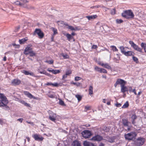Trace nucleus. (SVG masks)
<instances>
[{"instance_id":"nucleus-1","label":"nucleus","mask_w":146,"mask_h":146,"mask_svg":"<svg viewBox=\"0 0 146 146\" xmlns=\"http://www.w3.org/2000/svg\"><path fill=\"white\" fill-rule=\"evenodd\" d=\"M121 15L123 17L127 19H133L134 16L133 13L130 10L124 11Z\"/></svg>"},{"instance_id":"nucleus-2","label":"nucleus","mask_w":146,"mask_h":146,"mask_svg":"<svg viewBox=\"0 0 146 146\" xmlns=\"http://www.w3.org/2000/svg\"><path fill=\"white\" fill-rule=\"evenodd\" d=\"M145 142L144 138L139 137L135 139L134 141V143L137 146H141L144 144Z\"/></svg>"},{"instance_id":"nucleus-3","label":"nucleus","mask_w":146,"mask_h":146,"mask_svg":"<svg viewBox=\"0 0 146 146\" xmlns=\"http://www.w3.org/2000/svg\"><path fill=\"white\" fill-rule=\"evenodd\" d=\"M137 135L135 132H131L125 135L124 137L126 140H131L135 138Z\"/></svg>"},{"instance_id":"nucleus-4","label":"nucleus","mask_w":146,"mask_h":146,"mask_svg":"<svg viewBox=\"0 0 146 146\" xmlns=\"http://www.w3.org/2000/svg\"><path fill=\"white\" fill-rule=\"evenodd\" d=\"M129 43L134 50L137 51L142 52V48H139L138 45L135 44L133 41H129Z\"/></svg>"},{"instance_id":"nucleus-5","label":"nucleus","mask_w":146,"mask_h":146,"mask_svg":"<svg viewBox=\"0 0 146 146\" xmlns=\"http://www.w3.org/2000/svg\"><path fill=\"white\" fill-rule=\"evenodd\" d=\"M34 35L37 34L40 38L41 39L44 36V34L40 29H36L33 33Z\"/></svg>"},{"instance_id":"nucleus-6","label":"nucleus","mask_w":146,"mask_h":146,"mask_svg":"<svg viewBox=\"0 0 146 146\" xmlns=\"http://www.w3.org/2000/svg\"><path fill=\"white\" fill-rule=\"evenodd\" d=\"M49 115V119L51 121L55 122L56 120V114L53 113L52 111H48Z\"/></svg>"},{"instance_id":"nucleus-7","label":"nucleus","mask_w":146,"mask_h":146,"mask_svg":"<svg viewBox=\"0 0 146 146\" xmlns=\"http://www.w3.org/2000/svg\"><path fill=\"white\" fill-rule=\"evenodd\" d=\"M81 134L83 137L85 138H89L91 135V132L88 130H84Z\"/></svg>"},{"instance_id":"nucleus-8","label":"nucleus","mask_w":146,"mask_h":146,"mask_svg":"<svg viewBox=\"0 0 146 146\" xmlns=\"http://www.w3.org/2000/svg\"><path fill=\"white\" fill-rule=\"evenodd\" d=\"M122 123L124 126L127 127V130H126L129 131L130 130V127L129 125V124H130V123L128 121L127 119H122Z\"/></svg>"},{"instance_id":"nucleus-9","label":"nucleus","mask_w":146,"mask_h":146,"mask_svg":"<svg viewBox=\"0 0 146 146\" xmlns=\"http://www.w3.org/2000/svg\"><path fill=\"white\" fill-rule=\"evenodd\" d=\"M126 83V82L123 80L121 79H118L117 80L115 83L114 84V86L115 88H116L118 84H120L121 87V86L125 85Z\"/></svg>"},{"instance_id":"nucleus-10","label":"nucleus","mask_w":146,"mask_h":146,"mask_svg":"<svg viewBox=\"0 0 146 146\" xmlns=\"http://www.w3.org/2000/svg\"><path fill=\"white\" fill-rule=\"evenodd\" d=\"M24 93L25 95L27 96H28V97L30 99H31V98H33L34 99L38 100V98H38L35 97L33 96L31 94H30L29 92H28L27 91H24Z\"/></svg>"},{"instance_id":"nucleus-11","label":"nucleus","mask_w":146,"mask_h":146,"mask_svg":"<svg viewBox=\"0 0 146 146\" xmlns=\"http://www.w3.org/2000/svg\"><path fill=\"white\" fill-rule=\"evenodd\" d=\"M103 139V138L102 136L99 135H97L93 137L91 139L92 140L94 141H101Z\"/></svg>"},{"instance_id":"nucleus-12","label":"nucleus","mask_w":146,"mask_h":146,"mask_svg":"<svg viewBox=\"0 0 146 146\" xmlns=\"http://www.w3.org/2000/svg\"><path fill=\"white\" fill-rule=\"evenodd\" d=\"M32 50V48L30 45H28L25 48L24 52V54L26 55H28L29 52H30Z\"/></svg>"},{"instance_id":"nucleus-13","label":"nucleus","mask_w":146,"mask_h":146,"mask_svg":"<svg viewBox=\"0 0 146 146\" xmlns=\"http://www.w3.org/2000/svg\"><path fill=\"white\" fill-rule=\"evenodd\" d=\"M0 98L1 99V101H0L1 102H4L5 103H8V101L7 100V98L3 94L0 93Z\"/></svg>"},{"instance_id":"nucleus-14","label":"nucleus","mask_w":146,"mask_h":146,"mask_svg":"<svg viewBox=\"0 0 146 146\" xmlns=\"http://www.w3.org/2000/svg\"><path fill=\"white\" fill-rule=\"evenodd\" d=\"M21 2L22 3H23L24 5H25L26 6V7H25V8L27 9H30L32 8L31 7L29 6V5L26 4V3H28L29 2V1L28 0H20Z\"/></svg>"},{"instance_id":"nucleus-15","label":"nucleus","mask_w":146,"mask_h":146,"mask_svg":"<svg viewBox=\"0 0 146 146\" xmlns=\"http://www.w3.org/2000/svg\"><path fill=\"white\" fill-rule=\"evenodd\" d=\"M13 3L16 5L19 6L20 7H21L24 8L26 7L25 5H24L23 3H22L20 1H16L14 2Z\"/></svg>"},{"instance_id":"nucleus-16","label":"nucleus","mask_w":146,"mask_h":146,"mask_svg":"<svg viewBox=\"0 0 146 146\" xmlns=\"http://www.w3.org/2000/svg\"><path fill=\"white\" fill-rule=\"evenodd\" d=\"M7 103H5V102H1L0 101V107H4V108L6 110H9V108L6 105Z\"/></svg>"},{"instance_id":"nucleus-17","label":"nucleus","mask_w":146,"mask_h":146,"mask_svg":"<svg viewBox=\"0 0 146 146\" xmlns=\"http://www.w3.org/2000/svg\"><path fill=\"white\" fill-rule=\"evenodd\" d=\"M33 137L36 141H42L44 139L42 137H40L37 134H34L33 136Z\"/></svg>"},{"instance_id":"nucleus-18","label":"nucleus","mask_w":146,"mask_h":146,"mask_svg":"<svg viewBox=\"0 0 146 146\" xmlns=\"http://www.w3.org/2000/svg\"><path fill=\"white\" fill-rule=\"evenodd\" d=\"M21 83V81L18 79H14L11 82V83L13 85L16 86L19 84Z\"/></svg>"},{"instance_id":"nucleus-19","label":"nucleus","mask_w":146,"mask_h":146,"mask_svg":"<svg viewBox=\"0 0 146 146\" xmlns=\"http://www.w3.org/2000/svg\"><path fill=\"white\" fill-rule=\"evenodd\" d=\"M137 118V116L135 114H133L131 117L132 123L133 124H135V120Z\"/></svg>"},{"instance_id":"nucleus-20","label":"nucleus","mask_w":146,"mask_h":146,"mask_svg":"<svg viewBox=\"0 0 146 146\" xmlns=\"http://www.w3.org/2000/svg\"><path fill=\"white\" fill-rule=\"evenodd\" d=\"M98 17V16L96 15H93L87 16L86 17L89 20L92 21L93 19L96 18Z\"/></svg>"},{"instance_id":"nucleus-21","label":"nucleus","mask_w":146,"mask_h":146,"mask_svg":"<svg viewBox=\"0 0 146 146\" xmlns=\"http://www.w3.org/2000/svg\"><path fill=\"white\" fill-rule=\"evenodd\" d=\"M64 35L67 37L68 40L69 41H70V40L72 39H73L74 41H75V39H74L73 37L69 33H67L66 34H64Z\"/></svg>"},{"instance_id":"nucleus-22","label":"nucleus","mask_w":146,"mask_h":146,"mask_svg":"<svg viewBox=\"0 0 146 146\" xmlns=\"http://www.w3.org/2000/svg\"><path fill=\"white\" fill-rule=\"evenodd\" d=\"M121 92L124 93L126 92H127L128 91V88L127 87L125 86V85H122L121 86Z\"/></svg>"},{"instance_id":"nucleus-23","label":"nucleus","mask_w":146,"mask_h":146,"mask_svg":"<svg viewBox=\"0 0 146 146\" xmlns=\"http://www.w3.org/2000/svg\"><path fill=\"white\" fill-rule=\"evenodd\" d=\"M72 146H81L80 143L78 141H74L72 143Z\"/></svg>"},{"instance_id":"nucleus-24","label":"nucleus","mask_w":146,"mask_h":146,"mask_svg":"<svg viewBox=\"0 0 146 146\" xmlns=\"http://www.w3.org/2000/svg\"><path fill=\"white\" fill-rule=\"evenodd\" d=\"M22 72L26 75H30L32 76H34V74L33 73H30L29 71L25 70H23Z\"/></svg>"},{"instance_id":"nucleus-25","label":"nucleus","mask_w":146,"mask_h":146,"mask_svg":"<svg viewBox=\"0 0 146 146\" xmlns=\"http://www.w3.org/2000/svg\"><path fill=\"white\" fill-rule=\"evenodd\" d=\"M83 145L84 146H95L93 144L90 143L86 141H84Z\"/></svg>"},{"instance_id":"nucleus-26","label":"nucleus","mask_w":146,"mask_h":146,"mask_svg":"<svg viewBox=\"0 0 146 146\" xmlns=\"http://www.w3.org/2000/svg\"><path fill=\"white\" fill-rule=\"evenodd\" d=\"M133 52L132 51H128L124 52V54L127 56H131L133 55Z\"/></svg>"},{"instance_id":"nucleus-27","label":"nucleus","mask_w":146,"mask_h":146,"mask_svg":"<svg viewBox=\"0 0 146 146\" xmlns=\"http://www.w3.org/2000/svg\"><path fill=\"white\" fill-rule=\"evenodd\" d=\"M108 141L110 143H113L114 141L115 138L113 137H108Z\"/></svg>"},{"instance_id":"nucleus-28","label":"nucleus","mask_w":146,"mask_h":146,"mask_svg":"<svg viewBox=\"0 0 146 146\" xmlns=\"http://www.w3.org/2000/svg\"><path fill=\"white\" fill-rule=\"evenodd\" d=\"M28 53H29V54L30 56L32 57L35 56L36 55V53L32 50L30 52H29Z\"/></svg>"},{"instance_id":"nucleus-29","label":"nucleus","mask_w":146,"mask_h":146,"mask_svg":"<svg viewBox=\"0 0 146 146\" xmlns=\"http://www.w3.org/2000/svg\"><path fill=\"white\" fill-rule=\"evenodd\" d=\"M141 46L142 48H143L145 52H146V44L142 42L141 44Z\"/></svg>"},{"instance_id":"nucleus-30","label":"nucleus","mask_w":146,"mask_h":146,"mask_svg":"<svg viewBox=\"0 0 146 146\" xmlns=\"http://www.w3.org/2000/svg\"><path fill=\"white\" fill-rule=\"evenodd\" d=\"M27 39H26V38H23L19 40V42L20 44H23L24 43L27 41Z\"/></svg>"},{"instance_id":"nucleus-31","label":"nucleus","mask_w":146,"mask_h":146,"mask_svg":"<svg viewBox=\"0 0 146 146\" xmlns=\"http://www.w3.org/2000/svg\"><path fill=\"white\" fill-rule=\"evenodd\" d=\"M103 129L105 131L108 132L109 131L110 128L105 126L103 127Z\"/></svg>"},{"instance_id":"nucleus-32","label":"nucleus","mask_w":146,"mask_h":146,"mask_svg":"<svg viewBox=\"0 0 146 146\" xmlns=\"http://www.w3.org/2000/svg\"><path fill=\"white\" fill-rule=\"evenodd\" d=\"M103 67L107 69H111V67L107 63L104 64Z\"/></svg>"},{"instance_id":"nucleus-33","label":"nucleus","mask_w":146,"mask_h":146,"mask_svg":"<svg viewBox=\"0 0 146 146\" xmlns=\"http://www.w3.org/2000/svg\"><path fill=\"white\" fill-rule=\"evenodd\" d=\"M75 97L78 99V102L81 101L82 99V96L80 95L77 94L75 95Z\"/></svg>"},{"instance_id":"nucleus-34","label":"nucleus","mask_w":146,"mask_h":146,"mask_svg":"<svg viewBox=\"0 0 146 146\" xmlns=\"http://www.w3.org/2000/svg\"><path fill=\"white\" fill-rule=\"evenodd\" d=\"M125 47H124L123 46H120L119 47V48L121 50V52L123 54H124V52H126L125 50Z\"/></svg>"},{"instance_id":"nucleus-35","label":"nucleus","mask_w":146,"mask_h":146,"mask_svg":"<svg viewBox=\"0 0 146 146\" xmlns=\"http://www.w3.org/2000/svg\"><path fill=\"white\" fill-rule=\"evenodd\" d=\"M129 106L128 102V101H127L123 105L122 107V108H127Z\"/></svg>"},{"instance_id":"nucleus-36","label":"nucleus","mask_w":146,"mask_h":146,"mask_svg":"<svg viewBox=\"0 0 146 146\" xmlns=\"http://www.w3.org/2000/svg\"><path fill=\"white\" fill-rule=\"evenodd\" d=\"M133 59L134 61L136 63H139V61L138 60L137 58L136 57L133 56Z\"/></svg>"},{"instance_id":"nucleus-37","label":"nucleus","mask_w":146,"mask_h":146,"mask_svg":"<svg viewBox=\"0 0 146 146\" xmlns=\"http://www.w3.org/2000/svg\"><path fill=\"white\" fill-rule=\"evenodd\" d=\"M52 71V73L55 74L59 73L60 72V70H53Z\"/></svg>"},{"instance_id":"nucleus-38","label":"nucleus","mask_w":146,"mask_h":146,"mask_svg":"<svg viewBox=\"0 0 146 146\" xmlns=\"http://www.w3.org/2000/svg\"><path fill=\"white\" fill-rule=\"evenodd\" d=\"M110 13L111 14L113 15L115 14V8L111 10Z\"/></svg>"},{"instance_id":"nucleus-39","label":"nucleus","mask_w":146,"mask_h":146,"mask_svg":"<svg viewBox=\"0 0 146 146\" xmlns=\"http://www.w3.org/2000/svg\"><path fill=\"white\" fill-rule=\"evenodd\" d=\"M100 72L101 73H107V70L103 68H101L100 70Z\"/></svg>"},{"instance_id":"nucleus-40","label":"nucleus","mask_w":146,"mask_h":146,"mask_svg":"<svg viewBox=\"0 0 146 146\" xmlns=\"http://www.w3.org/2000/svg\"><path fill=\"white\" fill-rule=\"evenodd\" d=\"M45 62L48 63L49 64H51L53 63L54 61L52 60H46L45 61Z\"/></svg>"},{"instance_id":"nucleus-41","label":"nucleus","mask_w":146,"mask_h":146,"mask_svg":"<svg viewBox=\"0 0 146 146\" xmlns=\"http://www.w3.org/2000/svg\"><path fill=\"white\" fill-rule=\"evenodd\" d=\"M111 48H112V49L113 51H118L117 49L115 46H111Z\"/></svg>"},{"instance_id":"nucleus-42","label":"nucleus","mask_w":146,"mask_h":146,"mask_svg":"<svg viewBox=\"0 0 146 146\" xmlns=\"http://www.w3.org/2000/svg\"><path fill=\"white\" fill-rule=\"evenodd\" d=\"M72 84H73L74 85H76L77 86H80L81 83H80L79 82H72V83H71Z\"/></svg>"},{"instance_id":"nucleus-43","label":"nucleus","mask_w":146,"mask_h":146,"mask_svg":"<svg viewBox=\"0 0 146 146\" xmlns=\"http://www.w3.org/2000/svg\"><path fill=\"white\" fill-rule=\"evenodd\" d=\"M59 104L60 105H62V106H65V104L64 101L61 100H60V101L59 102Z\"/></svg>"},{"instance_id":"nucleus-44","label":"nucleus","mask_w":146,"mask_h":146,"mask_svg":"<svg viewBox=\"0 0 146 146\" xmlns=\"http://www.w3.org/2000/svg\"><path fill=\"white\" fill-rule=\"evenodd\" d=\"M116 23H121L123 22V21L121 19H117L116 20Z\"/></svg>"},{"instance_id":"nucleus-45","label":"nucleus","mask_w":146,"mask_h":146,"mask_svg":"<svg viewBox=\"0 0 146 146\" xmlns=\"http://www.w3.org/2000/svg\"><path fill=\"white\" fill-rule=\"evenodd\" d=\"M52 31L54 32V35H55L57 33V30L56 29L53 28L52 29Z\"/></svg>"},{"instance_id":"nucleus-46","label":"nucleus","mask_w":146,"mask_h":146,"mask_svg":"<svg viewBox=\"0 0 146 146\" xmlns=\"http://www.w3.org/2000/svg\"><path fill=\"white\" fill-rule=\"evenodd\" d=\"M67 28L68 29L70 30L71 31H74V27L72 26H68V27Z\"/></svg>"},{"instance_id":"nucleus-47","label":"nucleus","mask_w":146,"mask_h":146,"mask_svg":"<svg viewBox=\"0 0 146 146\" xmlns=\"http://www.w3.org/2000/svg\"><path fill=\"white\" fill-rule=\"evenodd\" d=\"M20 27L19 26L17 27H16L14 31V32H17L19 30V29H20Z\"/></svg>"},{"instance_id":"nucleus-48","label":"nucleus","mask_w":146,"mask_h":146,"mask_svg":"<svg viewBox=\"0 0 146 146\" xmlns=\"http://www.w3.org/2000/svg\"><path fill=\"white\" fill-rule=\"evenodd\" d=\"M81 79V78L80 77H76L75 78V80L76 81H78Z\"/></svg>"},{"instance_id":"nucleus-49","label":"nucleus","mask_w":146,"mask_h":146,"mask_svg":"<svg viewBox=\"0 0 146 146\" xmlns=\"http://www.w3.org/2000/svg\"><path fill=\"white\" fill-rule=\"evenodd\" d=\"M62 56H63L64 59L68 58V55L67 54L64 55V54H62Z\"/></svg>"},{"instance_id":"nucleus-50","label":"nucleus","mask_w":146,"mask_h":146,"mask_svg":"<svg viewBox=\"0 0 146 146\" xmlns=\"http://www.w3.org/2000/svg\"><path fill=\"white\" fill-rule=\"evenodd\" d=\"M101 68H99L98 66H96L95 68V69L97 71L100 72Z\"/></svg>"},{"instance_id":"nucleus-51","label":"nucleus","mask_w":146,"mask_h":146,"mask_svg":"<svg viewBox=\"0 0 146 146\" xmlns=\"http://www.w3.org/2000/svg\"><path fill=\"white\" fill-rule=\"evenodd\" d=\"M71 71L70 70H69L67 71L66 73V74L67 76L71 74Z\"/></svg>"},{"instance_id":"nucleus-52","label":"nucleus","mask_w":146,"mask_h":146,"mask_svg":"<svg viewBox=\"0 0 146 146\" xmlns=\"http://www.w3.org/2000/svg\"><path fill=\"white\" fill-rule=\"evenodd\" d=\"M58 83H55L54 84L52 83V86L55 87H57L58 86Z\"/></svg>"},{"instance_id":"nucleus-53","label":"nucleus","mask_w":146,"mask_h":146,"mask_svg":"<svg viewBox=\"0 0 146 146\" xmlns=\"http://www.w3.org/2000/svg\"><path fill=\"white\" fill-rule=\"evenodd\" d=\"M115 106L117 107H120L121 106V104L120 103H117L116 104Z\"/></svg>"},{"instance_id":"nucleus-54","label":"nucleus","mask_w":146,"mask_h":146,"mask_svg":"<svg viewBox=\"0 0 146 146\" xmlns=\"http://www.w3.org/2000/svg\"><path fill=\"white\" fill-rule=\"evenodd\" d=\"M48 96L49 97L52 98H54L55 97L53 95L51 94L48 95Z\"/></svg>"},{"instance_id":"nucleus-55","label":"nucleus","mask_w":146,"mask_h":146,"mask_svg":"<svg viewBox=\"0 0 146 146\" xmlns=\"http://www.w3.org/2000/svg\"><path fill=\"white\" fill-rule=\"evenodd\" d=\"M98 47L97 45H93L92 46V48L96 49Z\"/></svg>"},{"instance_id":"nucleus-56","label":"nucleus","mask_w":146,"mask_h":146,"mask_svg":"<svg viewBox=\"0 0 146 146\" xmlns=\"http://www.w3.org/2000/svg\"><path fill=\"white\" fill-rule=\"evenodd\" d=\"M89 90V91H93V88L92 86H90Z\"/></svg>"},{"instance_id":"nucleus-57","label":"nucleus","mask_w":146,"mask_h":146,"mask_svg":"<svg viewBox=\"0 0 146 146\" xmlns=\"http://www.w3.org/2000/svg\"><path fill=\"white\" fill-rule=\"evenodd\" d=\"M24 105L25 106L27 107H30V104L27 103V102L25 103Z\"/></svg>"},{"instance_id":"nucleus-58","label":"nucleus","mask_w":146,"mask_h":146,"mask_svg":"<svg viewBox=\"0 0 146 146\" xmlns=\"http://www.w3.org/2000/svg\"><path fill=\"white\" fill-rule=\"evenodd\" d=\"M102 7L104 8V9L106 11H108V10L110 9V8H107V7Z\"/></svg>"},{"instance_id":"nucleus-59","label":"nucleus","mask_w":146,"mask_h":146,"mask_svg":"<svg viewBox=\"0 0 146 146\" xmlns=\"http://www.w3.org/2000/svg\"><path fill=\"white\" fill-rule=\"evenodd\" d=\"M67 75H66V74H65L64 75L62 76V79L64 80L67 77Z\"/></svg>"},{"instance_id":"nucleus-60","label":"nucleus","mask_w":146,"mask_h":146,"mask_svg":"<svg viewBox=\"0 0 146 146\" xmlns=\"http://www.w3.org/2000/svg\"><path fill=\"white\" fill-rule=\"evenodd\" d=\"M74 31L79 30H80V29L78 27H76L74 28Z\"/></svg>"},{"instance_id":"nucleus-61","label":"nucleus","mask_w":146,"mask_h":146,"mask_svg":"<svg viewBox=\"0 0 146 146\" xmlns=\"http://www.w3.org/2000/svg\"><path fill=\"white\" fill-rule=\"evenodd\" d=\"M53 69H52V68H50V69L49 68L47 69V70L50 72H52V73L53 72Z\"/></svg>"},{"instance_id":"nucleus-62","label":"nucleus","mask_w":146,"mask_h":146,"mask_svg":"<svg viewBox=\"0 0 146 146\" xmlns=\"http://www.w3.org/2000/svg\"><path fill=\"white\" fill-rule=\"evenodd\" d=\"M17 120L20 121L21 123H22L23 120V119L22 118H21L18 119Z\"/></svg>"},{"instance_id":"nucleus-63","label":"nucleus","mask_w":146,"mask_h":146,"mask_svg":"<svg viewBox=\"0 0 146 146\" xmlns=\"http://www.w3.org/2000/svg\"><path fill=\"white\" fill-rule=\"evenodd\" d=\"M44 74H45L46 75L48 76H49L50 75V74L47 73L45 71V72H44Z\"/></svg>"},{"instance_id":"nucleus-64","label":"nucleus","mask_w":146,"mask_h":146,"mask_svg":"<svg viewBox=\"0 0 146 146\" xmlns=\"http://www.w3.org/2000/svg\"><path fill=\"white\" fill-rule=\"evenodd\" d=\"M132 92H133L135 95H137V93H136V90H135V89H134L133 90Z\"/></svg>"}]
</instances>
